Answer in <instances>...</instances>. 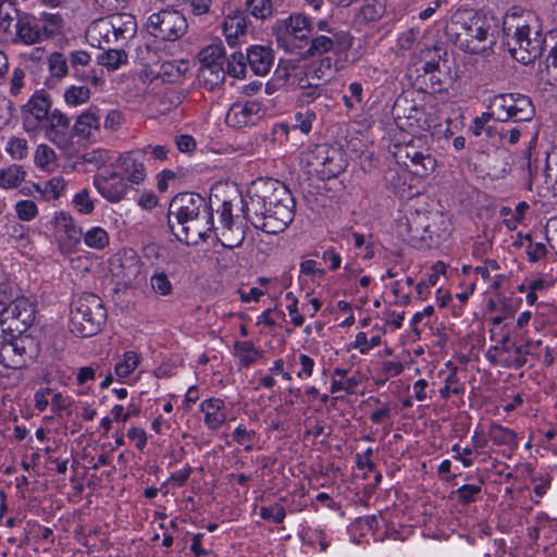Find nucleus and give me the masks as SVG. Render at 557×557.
I'll list each match as a JSON object with an SVG mask.
<instances>
[{"label": "nucleus", "mask_w": 557, "mask_h": 557, "mask_svg": "<svg viewBox=\"0 0 557 557\" xmlns=\"http://www.w3.org/2000/svg\"><path fill=\"white\" fill-rule=\"evenodd\" d=\"M233 205L231 201H223L220 210V219L223 226H234Z\"/></svg>", "instance_id": "obj_61"}, {"label": "nucleus", "mask_w": 557, "mask_h": 557, "mask_svg": "<svg viewBox=\"0 0 557 557\" xmlns=\"http://www.w3.org/2000/svg\"><path fill=\"white\" fill-rule=\"evenodd\" d=\"M531 12L507 14L503 33L511 57L522 64L532 63L542 53V38Z\"/></svg>", "instance_id": "obj_3"}, {"label": "nucleus", "mask_w": 557, "mask_h": 557, "mask_svg": "<svg viewBox=\"0 0 557 557\" xmlns=\"http://www.w3.org/2000/svg\"><path fill=\"white\" fill-rule=\"evenodd\" d=\"M141 151H129L119 158V165L122 173L127 176V181L132 184H139L146 177V171L140 160Z\"/></svg>", "instance_id": "obj_19"}, {"label": "nucleus", "mask_w": 557, "mask_h": 557, "mask_svg": "<svg viewBox=\"0 0 557 557\" xmlns=\"http://www.w3.org/2000/svg\"><path fill=\"white\" fill-rule=\"evenodd\" d=\"M70 69L78 81L98 83L94 70H89L91 58L88 52L83 50L72 51L69 57Z\"/></svg>", "instance_id": "obj_22"}, {"label": "nucleus", "mask_w": 557, "mask_h": 557, "mask_svg": "<svg viewBox=\"0 0 557 557\" xmlns=\"http://www.w3.org/2000/svg\"><path fill=\"white\" fill-rule=\"evenodd\" d=\"M32 339L17 334L3 337L0 347V364L8 369H22L26 366L27 357L30 358L28 346Z\"/></svg>", "instance_id": "obj_11"}, {"label": "nucleus", "mask_w": 557, "mask_h": 557, "mask_svg": "<svg viewBox=\"0 0 557 557\" xmlns=\"http://www.w3.org/2000/svg\"><path fill=\"white\" fill-rule=\"evenodd\" d=\"M247 70V59L245 53L235 51L228 58H225L224 72L225 76L230 75L235 78L244 77Z\"/></svg>", "instance_id": "obj_31"}, {"label": "nucleus", "mask_w": 557, "mask_h": 557, "mask_svg": "<svg viewBox=\"0 0 557 557\" xmlns=\"http://www.w3.org/2000/svg\"><path fill=\"white\" fill-rule=\"evenodd\" d=\"M260 517L274 523H281L286 517L285 508L278 504L260 508Z\"/></svg>", "instance_id": "obj_45"}, {"label": "nucleus", "mask_w": 557, "mask_h": 557, "mask_svg": "<svg viewBox=\"0 0 557 557\" xmlns=\"http://www.w3.org/2000/svg\"><path fill=\"white\" fill-rule=\"evenodd\" d=\"M94 185L110 202H119L122 200L127 189L123 176L116 172H110L108 175H96Z\"/></svg>", "instance_id": "obj_16"}, {"label": "nucleus", "mask_w": 557, "mask_h": 557, "mask_svg": "<svg viewBox=\"0 0 557 557\" xmlns=\"http://www.w3.org/2000/svg\"><path fill=\"white\" fill-rule=\"evenodd\" d=\"M224 401L220 398H209L201 403L200 410L203 412V422L208 429L215 431L220 429L225 420Z\"/></svg>", "instance_id": "obj_23"}, {"label": "nucleus", "mask_w": 557, "mask_h": 557, "mask_svg": "<svg viewBox=\"0 0 557 557\" xmlns=\"http://www.w3.org/2000/svg\"><path fill=\"white\" fill-rule=\"evenodd\" d=\"M139 364V357L134 351H126L123 360L115 364V374L120 377L129 375Z\"/></svg>", "instance_id": "obj_40"}, {"label": "nucleus", "mask_w": 557, "mask_h": 557, "mask_svg": "<svg viewBox=\"0 0 557 557\" xmlns=\"http://www.w3.org/2000/svg\"><path fill=\"white\" fill-rule=\"evenodd\" d=\"M25 72L24 70L16 67L14 69L11 82H10V94L17 96L24 86Z\"/></svg>", "instance_id": "obj_53"}, {"label": "nucleus", "mask_w": 557, "mask_h": 557, "mask_svg": "<svg viewBox=\"0 0 557 557\" xmlns=\"http://www.w3.org/2000/svg\"><path fill=\"white\" fill-rule=\"evenodd\" d=\"M247 64L256 75H265L273 63L272 50L263 46H251L245 53Z\"/></svg>", "instance_id": "obj_21"}, {"label": "nucleus", "mask_w": 557, "mask_h": 557, "mask_svg": "<svg viewBox=\"0 0 557 557\" xmlns=\"http://www.w3.org/2000/svg\"><path fill=\"white\" fill-rule=\"evenodd\" d=\"M148 33L162 41H175L187 30L185 16L176 10H161L152 13L146 23Z\"/></svg>", "instance_id": "obj_7"}, {"label": "nucleus", "mask_w": 557, "mask_h": 557, "mask_svg": "<svg viewBox=\"0 0 557 557\" xmlns=\"http://www.w3.org/2000/svg\"><path fill=\"white\" fill-rule=\"evenodd\" d=\"M53 224L55 233L66 237V242L60 244V249L63 252L71 251L72 247L81 242L83 237L82 230L76 227L73 218L63 211L54 215Z\"/></svg>", "instance_id": "obj_17"}, {"label": "nucleus", "mask_w": 557, "mask_h": 557, "mask_svg": "<svg viewBox=\"0 0 557 557\" xmlns=\"http://www.w3.org/2000/svg\"><path fill=\"white\" fill-rule=\"evenodd\" d=\"M221 243L226 248L239 247L245 240V232L240 226H223Z\"/></svg>", "instance_id": "obj_37"}, {"label": "nucleus", "mask_w": 557, "mask_h": 557, "mask_svg": "<svg viewBox=\"0 0 557 557\" xmlns=\"http://www.w3.org/2000/svg\"><path fill=\"white\" fill-rule=\"evenodd\" d=\"M414 157V160L408 162L405 168L416 176L425 177L431 174L436 168V160L430 153L429 147L425 145L424 150L420 149Z\"/></svg>", "instance_id": "obj_25"}, {"label": "nucleus", "mask_w": 557, "mask_h": 557, "mask_svg": "<svg viewBox=\"0 0 557 557\" xmlns=\"http://www.w3.org/2000/svg\"><path fill=\"white\" fill-rule=\"evenodd\" d=\"M247 22L243 12L228 15L223 22V33L227 44L234 47L240 35L246 33Z\"/></svg>", "instance_id": "obj_26"}, {"label": "nucleus", "mask_w": 557, "mask_h": 557, "mask_svg": "<svg viewBox=\"0 0 557 557\" xmlns=\"http://www.w3.org/2000/svg\"><path fill=\"white\" fill-rule=\"evenodd\" d=\"M127 436L136 442V447L140 450L144 449L147 443V435L144 429L133 426L127 431Z\"/></svg>", "instance_id": "obj_60"}, {"label": "nucleus", "mask_w": 557, "mask_h": 557, "mask_svg": "<svg viewBox=\"0 0 557 557\" xmlns=\"http://www.w3.org/2000/svg\"><path fill=\"white\" fill-rule=\"evenodd\" d=\"M46 137L59 148H66L71 138V120L61 110L54 109L49 114Z\"/></svg>", "instance_id": "obj_14"}, {"label": "nucleus", "mask_w": 557, "mask_h": 557, "mask_svg": "<svg viewBox=\"0 0 557 557\" xmlns=\"http://www.w3.org/2000/svg\"><path fill=\"white\" fill-rule=\"evenodd\" d=\"M426 223H422L419 214L412 220L407 219L408 236L411 239H424L425 234L432 239L433 236L445 239L450 233V221L441 211L430 212Z\"/></svg>", "instance_id": "obj_9"}, {"label": "nucleus", "mask_w": 557, "mask_h": 557, "mask_svg": "<svg viewBox=\"0 0 557 557\" xmlns=\"http://www.w3.org/2000/svg\"><path fill=\"white\" fill-rule=\"evenodd\" d=\"M16 214L18 219L23 221H30L33 220L38 212L37 206L32 200H22L18 201L15 206Z\"/></svg>", "instance_id": "obj_47"}, {"label": "nucleus", "mask_w": 557, "mask_h": 557, "mask_svg": "<svg viewBox=\"0 0 557 557\" xmlns=\"http://www.w3.org/2000/svg\"><path fill=\"white\" fill-rule=\"evenodd\" d=\"M235 349L238 351L244 367L251 366L261 356V352L256 349L252 342H237Z\"/></svg>", "instance_id": "obj_39"}, {"label": "nucleus", "mask_w": 557, "mask_h": 557, "mask_svg": "<svg viewBox=\"0 0 557 557\" xmlns=\"http://www.w3.org/2000/svg\"><path fill=\"white\" fill-rule=\"evenodd\" d=\"M333 48V40L326 36H318L312 39L307 53L309 55L323 54Z\"/></svg>", "instance_id": "obj_48"}, {"label": "nucleus", "mask_w": 557, "mask_h": 557, "mask_svg": "<svg viewBox=\"0 0 557 557\" xmlns=\"http://www.w3.org/2000/svg\"><path fill=\"white\" fill-rule=\"evenodd\" d=\"M490 436L493 443L496 445H510L516 438V434L512 430L506 429L498 424L492 425L490 430Z\"/></svg>", "instance_id": "obj_42"}, {"label": "nucleus", "mask_w": 557, "mask_h": 557, "mask_svg": "<svg viewBox=\"0 0 557 557\" xmlns=\"http://www.w3.org/2000/svg\"><path fill=\"white\" fill-rule=\"evenodd\" d=\"M334 147H331L326 144H322L317 145L314 146V148L307 151L304 157V161L308 168V172L314 173L317 176L320 177L321 166H323L331 151H334Z\"/></svg>", "instance_id": "obj_28"}, {"label": "nucleus", "mask_w": 557, "mask_h": 557, "mask_svg": "<svg viewBox=\"0 0 557 557\" xmlns=\"http://www.w3.org/2000/svg\"><path fill=\"white\" fill-rule=\"evenodd\" d=\"M482 488L480 485L465 484L460 486L455 493L458 495V500L463 505H469L476 502L478 495Z\"/></svg>", "instance_id": "obj_46"}, {"label": "nucleus", "mask_w": 557, "mask_h": 557, "mask_svg": "<svg viewBox=\"0 0 557 557\" xmlns=\"http://www.w3.org/2000/svg\"><path fill=\"white\" fill-rule=\"evenodd\" d=\"M426 140L424 137H414L404 145L395 146L394 157L396 162L403 166L408 165V162L414 160L420 149L424 150Z\"/></svg>", "instance_id": "obj_29"}, {"label": "nucleus", "mask_w": 557, "mask_h": 557, "mask_svg": "<svg viewBox=\"0 0 557 557\" xmlns=\"http://www.w3.org/2000/svg\"><path fill=\"white\" fill-rule=\"evenodd\" d=\"M456 28L457 42L459 47L470 53H479L492 48L495 44L494 34L491 33V22L478 13L469 16L456 15L453 20Z\"/></svg>", "instance_id": "obj_5"}, {"label": "nucleus", "mask_w": 557, "mask_h": 557, "mask_svg": "<svg viewBox=\"0 0 557 557\" xmlns=\"http://www.w3.org/2000/svg\"><path fill=\"white\" fill-rule=\"evenodd\" d=\"M256 436L253 430H247L244 425H238L233 432V438L236 443L243 445L246 442L250 443Z\"/></svg>", "instance_id": "obj_59"}, {"label": "nucleus", "mask_w": 557, "mask_h": 557, "mask_svg": "<svg viewBox=\"0 0 557 557\" xmlns=\"http://www.w3.org/2000/svg\"><path fill=\"white\" fill-rule=\"evenodd\" d=\"M52 100L50 95L44 90H36L22 111L29 113L38 123L46 121L51 113Z\"/></svg>", "instance_id": "obj_20"}, {"label": "nucleus", "mask_w": 557, "mask_h": 557, "mask_svg": "<svg viewBox=\"0 0 557 557\" xmlns=\"http://www.w3.org/2000/svg\"><path fill=\"white\" fill-rule=\"evenodd\" d=\"M90 98V89L87 86H71L64 92V100L69 106H79Z\"/></svg>", "instance_id": "obj_38"}, {"label": "nucleus", "mask_w": 557, "mask_h": 557, "mask_svg": "<svg viewBox=\"0 0 557 557\" xmlns=\"http://www.w3.org/2000/svg\"><path fill=\"white\" fill-rule=\"evenodd\" d=\"M488 109L497 122H530L535 115L531 98L522 94H498L490 99Z\"/></svg>", "instance_id": "obj_6"}, {"label": "nucleus", "mask_w": 557, "mask_h": 557, "mask_svg": "<svg viewBox=\"0 0 557 557\" xmlns=\"http://www.w3.org/2000/svg\"><path fill=\"white\" fill-rule=\"evenodd\" d=\"M150 282L152 289L161 296L170 295L173 290L172 284L164 272L154 273Z\"/></svg>", "instance_id": "obj_44"}, {"label": "nucleus", "mask_w": 557, "mask_h": 557, "mask_svg": "<svg viewBox=\"0 0 557 557\" xmlns=\"http://www.w3.org/2000/svg\"><path fill=\"white\" fill-rule=\"evenodd\" d=\"M98 64L106 66L109 71L116 70L127 61V54L122 49H109L98 54Z\"/></svg>", "instance_id": "obj_34"}, {"label": "nucleus", "mask_w": 557, "mask_h": 557, "mask_svg": "<svg viewBox=\"0 0 557 557\" xmlns=\"http://www.w3.org/2000/svg\"><path fill=\"white\" fill-rule=\"evenodd\" d=\"M524 239L529 242L527 253L529 256L530 261L536 262L546 255L547 249L544 244H542V243L533 244L532 237L530 234H527L524 236Z\"/></svg>", "instance_id": "obj_50"}, {"label": "nucleus", "mask_w": 557, "mask_h": 557, "mask_svg": "<svg viewBox=\"0 0 557 557\" xmlns=\"http://www.w3.org/2000/svg\"><path fill=\"white\" fill-rule=\"evenodd\" d=\"M422 57L425 60L423 70L425 73L441 72V67L448 69L447 66V50L443 45H435L422 51Z\"/></svg>", "instance_id": "obj_30"}, {"label": "nucleus", "mask_w": 557, "mask_h": 557, "mask_svg": "<svg viewBox=\"0 0 557 557\" xmlns=\"http://www.w3.org/2000/svg\"><path fill=\"white\" fill-rule=\"evenodd\" d=\"M96 379V369L92 367H82L77 370L76 380L78 384L83 385L88 381Z\"/></svg>", "instance_id": "obj_64"}, {"label": "nucleus", "mask_w": 557, "mask_h": 557, "mask_svg": "<svg viewBox=\"0 0 557 557\" xmlns=\"http://www.w3.org/2000/svg\"><path fill=\"white\" fill-rule=\"evenodd\" d=\"M458 368L456 366L453 367L451 372L445 379V384L453 389V394L460 395L465 391V385L460 382L458 374Z\"/></svg>", "instance_id": "obj_56"}, {"label": "nucleus", "mask_w": 557, "mask_h": 557, "mask_svg": "<svg viewBox=\"0 0 557 557\" xmlns=\"http://www.w3.org/2000/svg\"><path fill=\"white\" fill-rule=\"evenodd\" d=\"M35 305L25 297L8 301L0 312V324L9 331L10 336L22 335L35 321Z\"/></svg>", "instance_id": "obj_8"}, {"label": "nucleus", "mask_w": 557, "mask_h": 557, "mask_svg": "<svg viewBox=\"0 0 557 557\" xmlns=\"http://www.w3.org/2000/svg\"><path fill=\"white\" fill-rule=\"evenodd\" d=\"M107 319L102 299L92 293H83L73 299L70 314V331L78 337L98 334Z\"/></svg>", "instance_id": "obj_4"}, {"label": "nucleus", "mask_w": 557, "mask_h": 557, "mask_svg": "<svg viewBox=\"0 0 557 557\" xmlns=\"http://www.w3.org/2000/svg\"><path fill=\"white\" fill-rule=\"evenodd\" d=\"M54 150L46 144H41L35 151V163L41 169H50L55 163Z\"/></svg>", "instance_id": "obj_41"}, {"label": "nucleus", "mask_w": 557, "mask_h": 557, "mask_svg": "<svg viewBox=\"0 0 557 557\" xmlns=\"http://www.w3.org/2000/svg\"><path fill=\"white\" fill-rule=\"evenodd\" d=\"M287 311L292 318V323L295 326H301L305 322L304 315L298 312V300L293 298V301L287 306Z\"/></svg>", "instance_id": "obj_63"}, {"label": "nucleus", "mask_w": 557, "mask_h": 557, "mask_svg": "<svg viewBox=\"0 0 557 557\" xmlns=\"http://www.w3.org/2000/svg\"><path fill=\"white\" fill-rule=\"evenodd\" d=\"M359 382L355 377H348L346 381L333 380L330 392L335 394L339 391H346L348 394H354Z\"/></svg>", "instance_id": "obj_51"}, {"label": "nucleus", "mask_w": 557, "mask_h": 557, "mask_svg": "<svg viewBox=\"0 0 557 557\" xmlns=\"http://www.w3.org/2000/svg\"><path fill=\"white\" fill-rule=\"evenodd\" d=\"M15 28L18 40L25 45L38 44L53 34L46 25L27 14L18 17Z\"/></svg>", "instance_id": "obj_15"}, {"label": "nucleus", "mask_w": 557, "mask_h": 557, "mask_svg": "<svg viewBox=\"0 0 557 557\" xmlns=\"http://www.w3.org/2000/svg\"><path fill=\"white\" fill-rule=\"evenodd\" d=\"M48 70L52 78H64L70 72L67 57L62 52H52L48 57Z\"/></svg>", "instance_id": "obj_32"}, {"label": "nucleus", "mask_w": 557, "mask_h": 557, "mask_svg": "<svg viewBox=\"0 0 557 557\" xmlns=\"http://www.w3.org/2000/svg\"><path fill=\"white\" fill-rule=\"evenodd\" d=\"M346 168L347 160L345 153L341 149L335 148L334 151H331L323 166H321L320 178L326 181L336 177L343 173Z\"/></svg>", "instance_id": "obj_27"}, {"label": "nucleus", "mask_w": 557, "mask_h": 557, "mask_svg": "<svg viewBox=\"0 0 557 557\" xmlns=\"http://www.w3.org/2000/svg\"><path fill=\"white\" fill-rule=\"evenodd\" d=\"M309 18L304 14H292L289 17L276 22L273 33L280 46H285L287 37L292 36L298 40H306L311 34Z\"/></svg>", "instance_id": "obj_12"}, {"label": "nucleus", "mask_w": 557, "mask_h": 557, "mask_svg": "<svg viewBox=\"0 0 557 557\" xmlns=\"http://www.w3.org/2000/svg\"><path fill=\"white\" fill-rule=\"evenodd\" d=\"M280 0H246L247 11L256 18L265 20L273 15Z\"/></svg>", "instance_id": "obj_33"}, {"label": "nucleus", "mask_w": 557, "mask_h": 557, "mask_svg": "<svg viewBox=\"0 0 557 557\" xmlns=\"http://www.w3.org/2000/svg\"><path fill=\"white\" fill-rule=\"evenodd\" d=\"M175 144L182 152H191L196 148V141L190 135H180L176 137Z\"/></svg>", "instance_id": "obj_62"}, {"label": "nucleus", "mask_w": 557, "mask_h": 557, "mask_svg": "<svg viewBox=\"0 0 557 557\" xmlns=\"http://www.w3.org/2000/svg\"><path fill=\"white\" fill-rule=\"evenodd\" d=\"M541 79L546 84L557 87V65L554 61L546 62L544 70H541Z\"/></svg>", "instance_id": "obj_55"}, {"label": "nucleus", "mask_w": 557, "mask_h": 557, "mask_svg": "<svg viewBox=\"0 0 557 557\" xmlns=\"http://www.w3.org/2000/svg\"><path fill=\"white\" fill-rule=\"evenodd\" d=\"M7 151L13 159L22 160L28 154L27 140L21 137H12L8 141Z\"/></svg>", "instance_id": "obj_43"}, {"label": "nucleus", "mask_w": 557, "mask_h": 557, "mask_svg": "<svg viewBox=\"0 0 557 557\" xmlns=\"http://www.w3.org/2000/svg\"><path fill=\"white\" fill-rule=\"evenodd\" d=\"M72 401L69 397L63 396L61 393H55L51 399V407L54 412L65 411L71 413Z\"/></svg>", "instance_id": "obj_54"}, {"label": "nucleus", "mask_w": 557, "mask_h": 557, "mask_svg": "<svg viewBox=\"0 0 557 557\" xmlns=\"http://www.w3.org/2000/svg\"><path fill=\"white\" fill-rule=\"evenodd\" d=\"M201 63L200 73L209 84L218 85L225 78V51L221 45L213 44L203 48L198 54Z\"/></svg>", "instance_id": "obj_10"}, {"label": "nucleus", "mask_w": 557, "mask_h": 557, "mask_svg": "<svg viewBox=\"0 0 557 557\" xmlns=\"http://www.w3.org/2000/svg\"><path fill=\"white\" fill-rule=\"evenodd\" d=\"M260 106L255 101H247L245 103H234L227 114L226 123L233 127H244L255 122L260 117Z\"/></svg>", "instance_id": "obj_18"}, {"label": "nucleus", "mask_w": 557, "mask_h": 557, "mask_svg": "<svg viewBox=\"0 0 557 557\" xmlns=\"http://www.w3.org/2000/svg\"><path fill=\"white\" fill-rule=\"evenodd\" d=\"M419 30L410 28L404 32L398 38V47L403 50H409L417 40Z\"/></svg>", "instance_id": "obj_58"}, {"label": "nucleus", "mask_w": 557, "mask_h": 557, "mask_svg": "<svg viewBox=\"0 0 557 557\" xmlns=\"http://www.w3.org/2000/svg\"><path fill=\"white\" fill-rule=\"evenodd\" d=\"M248 198L242 199L243 211L256 228L267 234H278L294 221L296 201L282 182L260 180L253 183Z\"/></svg>", "instance_id": "obj_1"}, {"label": "nucleus", "mask_w": 557, "mask_h": 557, "mask_svg": "<svg viewBox=\"0 0 557 557\" xmlns=\"http://www.w3.org/2000/svg\"><path fill=\"white\" fill-rule=\"evenodd\" d=\"M94 28H99V34H103L107 42L110 41V33H112L115 40H126L134 36L136 32V22L134 16L129 14H122L113 16L110 21H99L96 23Z\"/></svg>", "instance_id": "obj_13"}, {"label": "nucleus", "mask_w": 557, "mask_h": 557, "mask_svg": "<svg viewBox=\"0 0 557 557\" xmlns=\"http://www.w3.org/2000/svg\"><path fill=\"white\" fill-rule=\"evenodd\" d=\"M73 201L82 213L88 214L94 210V203L86 189L77 193Z\"/></svg>", "instance_id": "obj_52"}, {"label": "nucleus", "mask_w": 557, "mask_h": 557, "mask_svg": "<svg viewBox=\"0 0 557 557\" xmlns=\"http://www.w3.org/2000/svg\"><path fill=\"white\" fill-rule=\"evenodd\" d=\"M65 180L62 176H55L46 183L45 193L49 198L58 199L65 189Z\"/></svg>", "instance_id": "obj_49"}, {"label": "nucleus", "mask_w": 557, "mask_h": 557, "mask_svg": "<svg viewBox=\"0 0 557 557\" xmlns=\"http://www.w3.org/2000/svg\"><path fill=\"white\" fill-rule=\"evenodd\" d=\"M101 110L95 106L79 114L72 128L75 135L88 138L92 135V131L100 127Z\"/></svg>", "instance_id": "obj_24"}, {"label": "nucleus", "mask_w": 557, "mask_h": 557, "mask_svg": "<svg viewBox=\"0 0 557 557\" xmlns=\"http://www.w3.org/2000/svg\"><path fill=\"white\" fill-rule=\"evenodd\" d=\"M25 174V171L20 165H12L0 170V186L3 188L16 187L24 181Z\"/></svg>", "instance_id": "obj_35"}, {"label": "nucleus", "mask_w": 557, "mask_h": 557, "mask_svg": "<svg viewBox=\"0 0 557 557\" xmlns=\"http://www.w3.org/2000/svg\"><path fill=\"white\" fill-rule=\"evenodd\" d=\"M123 123V114L117 110H111L104 117L103 126L110 131H116Z\"/></svg>", "instance_id": "obj_57"}, {"label": "nucleus", "mask_w": 557, "mask_h": 557, "mask_svg": "<svg viewBox=\"0 0 557 557\" xmlns=\"http://www.w3.org/2000/svg\"><path fill=\"white\" fill-rule=\"evenodd\" d=\"M84 236L85 244L94 249H103L109 245V235L107 231L100 226H94L88 230Z\"/></svg>", "instance_id": "obj_36"}, {"label": "nucleus", "mask_w": 557, "mask_h": 557, "mask_svg": "<svg viewBox=\"0 0 557 557\" xmlns=\"http://www.w3.org/2000/svg\"><path fill=\"white\" fill-rule=\"evenodd\" d=\"M168 225L177 240L197 245L213 230V211L201 195L181 193L170 202Z\"/></svg>", "instance_id": "obj_2"}]
</instances>
